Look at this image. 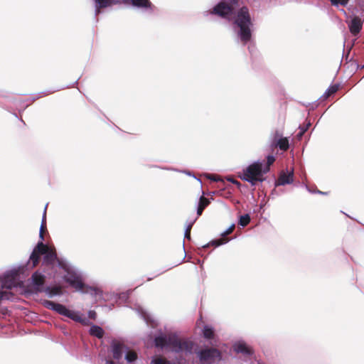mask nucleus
<instances>
[{
    "mask_svg": "<svg viewBox=\"0 0 364 364\" xmlns=\"http://www.w3.org/2000/svg\"><path fill=\"white\" fill-rule=\"evenodd\" d=\"M154 343L156 347L169 346L176 353L186 352L187 353H192L195 345L192 341L188 338H181L176 334L157 336L154 339Z\"/></svg>",
    "mask_w": 364,
    "mask_h": 364,
    "instance_id": "obj_1",
    "label": "nucleus"
},
{
    "mask_svg": "<svg viewBox=\"0 0 364 364\" xmlns=\"http://www.w3.org/2000/svg\"><path fill=\"white\" fill-rule=\"evenodd\" d=\"M41 255H44L43 260V264L44 265L53 267L57 262L60 263L55 248L50 247L40 241L34 247L29 258L33 267L39 264Z\"/></svg>",
    "mask_w": 364,
    "mask_h": 364,
    "instance_id": "obj_2",
    "label": "nucleus"
},
{
    "mask_svg": "<svg viewBox=\"0 0 364 364\" xmlns=\"http://www.w3.org/2000/svg\"><path fill=\"white\" fill-rule=\"evenodd\" d=\"M235 24L240 28L238 36L241 41L243 44H246L251 40V27L253 26L249 9L247 6H242L237 11L235 19Z\"/></svg>",
    "mask_w": 364,
    "mask_h": 364,
    "instance_id": "obj_3",
    "label": "nucleus"
},
{
    "mask_svg": "<svg viewBox=\"0 0 364 364\" xmlns=\"http://www.w3.org/2000/svg\"><path fill=\"white\" fill-rule=\"evenodd\" d=\"M269 171V168H263L262 163L255 162L243 171L242 179L255 186L258 181L262 182L264 180L263 175Z\"/></svg>",
    "mask_w": 364,
    "mask_h": 364,
    "instance_id": "obj_4",
    "label": "nucleus"
},
{
    "mask_svg": "<svg viewBox=\"0 0 364 364\" xmlns=\"http://www.w3.org/2000/svg\"><path fill=\"white\" fill-rule=\"evenodd\" d=\"M44 306L48 309L53 310L60 315L65 316L69 318L73 319L75 321L84 323V321L81 317L75 312L68 309L64 305L55 303L53 301H45Z\"/></svg>",
    "mask_w": 364,
    "mask_h": 364,
    "instance_id": "obj_5",
    "label": "nucleus"
},
{
    "mask_svg": "<svg viewBox=\"0 0 364 364\" xmlns=\"http://www.w3.org/2000/svg\"><path fill=\"white\" fill-rule=\"evenodd\" d=\"M230 4L221 1L215 5L211 14H215L225 19H230L233 14L234 7L237 5L238 0H229Z\"/></svg>",
    "mask_w": 364,
    "mask_h": 364,
    "instance_id": "obj_6",
    "label": "nucleus"
},
{
    "mask_svg": "<svg viewBox=\"0 0 364 364\" xmlns=\"http://www.w3.org/2000/svg\"><path fill=\"white\" fill-rule=\"evenodd\" d=\"M202 364H212L221 359V353L215 348H208L196 351Z\"/></svg>",
    "mask_w": 364,
    "mask_h": 364,
    "instance_id": "obj_7",
    "label": "nucleus"
},
{
    "mask_svg": "<svg viewBox=\"0 0 364 364\" xmlns=\"http://www.w3.org/2000/svg\"><path fill=\"white\" fill-rule=\"evenodd\" d=\"M66 282L70 284L73 287L77 290H82L84 292H90L95 295L100 294L101 291L96 288L87 287L85 289V285L82 282L81 279L78 277L70 275L66 278Z\"/></svg>",
    "mask_w": 364,
    "mask_h": 364,
    "instance_id": "obj_8",
    "label": "nucleus"
},
{
    "mask_svg": "<svg viewBox=\"0 0 364 364\" xmlns=\"http://www.w3.org/2000/svg\"><path fill=\"white\" fill-rule=\"evenodd\" d=\"M111 348L112 357L117 360L122 359L123 354L129 349L123 341L116 339L112 341Z\"/></svg>",
    "mask_w": 364,
    "mask_h": 364,
    "instance_id": "obj_9",
    "label": "nucleus"
},
{
    "mask_svg": "<svg viewBox=\"0 0 364 364\" xmlns=\"http://www.w3.org/2000/svg\"><path fill=\"white\" fill-rule=\"evenodd\" d=\"M294 182V168H291L290 171L282 170L279 175L277 180L275 182L276 186H284L287 184H291Z\"/></svg>",
    "mask_w": 364,
    "mask_h": 364,
    "instance_id": "obj_10",
    "label": "nucleus"
},
{
    "mask_svg": "<svg viewBox=\"0 0 364 364\" xmlns=\"http://www.w3.org/2000/svg\"><path fill=\"white\" fill-rule=\"evenodd\" d=\"M95 6V15H99L102 9L119 4L117 0H94Z\"/></svg>",
    "mask_w": 364,
    "mask_h": 364,
    "instance_id": "obj_11",
    "label": "nucleus"
},
{
    "mask_svg": "<svg viewBox=\"0 0 364 364\" xmlns=\"http://www.w3.org/2000/svg\"><path fill=\"white\" fill-rule=\"evenodd\" d=\"M234 229H235V225L232 224L225 232H223L222 234L223 237L211 241L209 244H208L206 245V247H209L210 245L214 246V247H218L221 245L226 243L228 241V239L226 238L225 237L227 235L231 234L233 232ZM204 247H205V246H204Z\"/></svg>",
    "mask_w": 364,
    "mask_h": 364,
    "instance_id": "obj_12",
    "label": "nucleus"
},
{
    "mask_svg": "<svg viewBox=\"0 0 364 364\" xmlns=\"http://www.w3.org/2000/svg\"><path fill=\"white\" fill-rule=\"evenodd\" d=\"M350 32L353 36H357L362 29L363 27V21L362 20L358 17L355 16L350 21L348 25Z\"/></svg>",
    "mask_w": 364,
    "mask_h": 364,
    "instance_id": "obj_13",
    "label": "nucleus"
},
{
    "mask_svg": "<svg viewBox=\"0 0 364 364\" xmlns=\"http://www.w3.org/2000/svg\"><path fill=\"white\" fill-rule=\"evenodd\" d=\"M270 146L272 149L279 148L282 151H287L289 148V139L287 137L278 139L274 142H270Z\"/></svg>",
    "mask_w": 364,
    "mask_h": 364,
    "instance_id": "obj_14",
    "label": "nucleus"
},
{
    "mask_svg": "<svg viewBox=\"0 0 364 364\" xmlns=\"http://www.w3.org/2000/svg\"><path fill=\"white\" fill-rule=\"evenodd\" d=\"M33 284L36 286V289L38 291H41V287L43 286L46 277L38 272H34L31 277Z\"/></svg>",
    "mask_w": 364,
    "mask_h": 364,
    "instance_id": "obj_15",
    "label": "nucleus"
},
{
    "mask_svg": "<svg viewBox=\"0 0 364 364\" xmlns=\"http://www.w3.org/2000/svg\"><path fill=\"white\" fill-rule=\"evenodd\" d=\"M234 350L237 353L250 355L253 353L252 349L245 343H237L234 346Z\"/></svg>",
    "mask_w": 364,
    "mask_h": 364,
    "instance_id": "obj_16",
    "label": "nucleus"
},
{
    "mask_svg": "<svg viewBox=\"0 0 364 364\" xmlns=\"http://www.w3.org/2000/svg\"><path fill=\"white\" fill-rule=\"evenodd\" d=\"M132 5L142 9H151L153 5L149 0H129Z\"/></svg>",
    "mask_w": 364,
    "mask_h": 364,
    "instance_id": "obj_17",
    "label": "nucleus"
},
{
    "mask_svg": "<svg viewBox=\"0 0 364 364\" xmlns=\"http://www.w3.org/2000/svg\"><path fill=\"white\" fill-rule=\"evenodd\" d=\"M210 204L209 200L204 197L201 196L199 200L198 207L197 209V215L200 216L202 215L204 209Z\"/></svg>",
    "mask_w": 364,
    "mask_h": 364,
    "instance_id": "obj_18",
    "label": "nucleus"
},
{
    "mask_svg": "<svg viewBox=\"0 0 364 364\" xmlns=\"http://www.w3.org/2000/svg\"><path fill=\"white\" fill-rule=\"evenodd\" d=\"M104 333V330L99 326L93 325L90 329V334L98 338H102Z\"/></svg>",
    "mask_w": 364,
    "mask_h": 364,
    "instance_id": "obj_19",
    "label": "nucleus"
},
{
    "mask_svg": "<svg viewBox=\"0 0 364 364\" xmlns=\"http://www.w3.org/2000/svg\"><path fill=\"white\" fill-rule=\"evenodd\" d=\"M138 358L137 353L134 350H127L125 354V359L128 363L135 361Z\"/></svg>",
    "mask_w": 364,
    "mask_h": 364,
    "instance_id": "obj_20",
    "label": "nucleus"
},
{
    "mask_svg": "<svg viewBox=\"0 0 364 364\" xmlns=\"http://www.w3.org/2000/svg\"><path fill=\"white\" fill-rule=\"evenodd\" d=\"M46 208L44 210L43 220H42V223H41V229H40V234H39V236H40L42 242L44 240L43 235H44V232L46 230Z\"/></svg>",
    "mask_w": 364,
    "mask_h": 364,
    "instance_id": "obj_21",
    "label": "nucleus"
},
{
    "mask_svg": "<svg viewBox=\"0 0 364 364\" xmlns=\"http://www.w3.org/2000/svg\"><path fill=\"white\" fill-rule=\"evenodd\" d=\"M338 85H333L330 86L323 95L324 98L326 99L329 97L331 95L336 93L338 90Z\"/></svg>",
    "mask_w": 364,
    "mask_h": 364,
    "instance_id": "obj_22",
    "label": "nucleus"
},
{
    "mask_svg": "<svg viewBox=\"0 0 364 364\" xmlns=\"http://www.w3.org/2000/svg\"><path fill=\"white\" fill-rule=\"evenodd\" d=\"M250 222V216L249 214L241 215L239 219L238 224L242 227L247 226Z\"/></svg>",
    "mask_w": 364,
    "mask_h": 364,
    "instance_id": "obj_23",
    "label": "nucleus"
},
{
    "mask_svg": "<svg viewBox=\"0 0 364 364\" xmlns=\"http://www.w3.org/2000/svg\"><path fill=\"white\" fill-rule=\"evenodd\" d=\"M203 336L207 339H212L214 337V331L211 328L205 326L203 329Z\"/></svg>",
    "mask_w": 364,
    "mask_h": 364,
    "instance_id": "obj_24",
    "label": "nucleus"
},
{
    "mask_svg": "<svg viewBox=\"0 0 364 364\" xmlns=\"http://www.w3.org/2000/svg\"><path fill=\"white\" fill-rule=\"evenodd\" d=\"M47 290L48 291L49 294L51 296L61 294V287H53L51 288H48Z\"/></svg>",
    "mask_w": 364,
    "mask_h": 364,
    "instance_id": "obj_25",
    "label": "nucleus"
},
{
    "mask_svg": "<svg viewBox=\"0 0 364 364\" xmlns=\"http://www.w3.org/2000/svg\"><path fill=\"white\" fill-rule=\"evenodd\" d=\"M282 133L279 130H275L271 136V142L278 140V139L283 138Z\"/></svg>",
    "mask_w": 364,
    "mask_h": 364,
    "instance_id": "obj_26",
    "label": "nucleus"
},
{
    "mask_svg": "<svg viewBox=\"0 0 364 364\" xmlns=\"http://www.w3.org/2000/svg\"><path fill=\"white\" fill-rule=\"evenodd\" d=\"M196 220L191 223L186 228V232H185V237L186 238L190 240L191 239V231L193 227V223H195Z\"/></svg>",
    "mask_w": 364,
    "mask_h": 364,
    "instance_id": "obj_27",
    "label": "nucleus"
},
{
    "mask_svg": "<svg viewBox=\"0 0 364 364\" xmlns=\"http://www.w3.org/2000/svg\"><path fill=\"white\" fill-rule=\"evenodd\" d=\"M275 161V157L272 155H269L267 156V165L264 168H269V166L271 165H272L274 164V162Z\"/></svg>",
    "mask_w": 364,
    "mask_h": 364,
    "instance_id": "obj_28",
    "label": "nucleus"
},
{
    "mask_svg": "<svg viewBox=\"0 0 364 364\" xmlns=\"http://www.w3.org/2000/svg\"><path fill=\"white\" fill-rule=\"evenodd\" d=\"M333 5H343L346 6L348 4V0H330Z\"/></svg>",
    "mask_w": 364,
    "mask_h": 364,
    "instance_id": "obj_29",
    "label": "nucleus"
},
{
    "mask_svg": "<svg viewBox=\"0 0 364 364\" xmlns=\"http://www.w3.org/2000/svg\"><path fill=\"white\" fill-rule=\"evenodd\" d=\"M208 178L210 179L213 181H222V179L218 175H213V174L210 175L208 176Z\"/></svg>",
    "mask_w": 364,
    "mask_h": 364,
    "instance_id": "obj_30",
    "label": "nucleus"
},
{
    "mask_svg": "<svg viewBox=\"0 0 364 364\" xmlns=\"http://www.w3.org/2000/svg\"><path fill=\"white\" fill-rule=\"evenodd\" d=\"M88 316L91 319L95 320L97 317V314L95 311L90 310L88 312Z\"/></svg>",
    "mask_w": 364,
    "mask_h": 364,
    "instance_id": "obj_31",
    "label": "nucleus"
},
{
    "mask_svg": "<svg viewBox=\"0 0 364 364\" xmlns=\"http://www.w3.org/2000/svg\"><path fill=\"white\" fill-rule=\"evenodd\" d=\"M311 125V124L309 122L306 126L304 127H299V129L300 130H305V132L307 131V129H309V127Z\"/></svg>",
    "mask_w": 364,
    "mask_h": 364,
    "instance_id": "obj_32",
    "label": "nucleus"
},
{
    "mask_svg": "<svg viewBox=\"0 0 364 364\" xmlns=\"http://www.w3.org/2000/svg\"><path fill=\"white\" fill-rule=\"evenodd\" d=\"M305 133V130H300V132L298 133L297 136L298 137H301L302 135Z\"/></svg>",
    "mask_w": 364,
    "mask_h": 364,
    "instance_id": "obj_33",
    "label": "nucleus"
},
{
    "mask_svg": "<svg viewBox=\"0 0 364 364\" xmlns=\"http://www.w3.org/2000/svg\"><path fill=\"white\" fill-rule=\"evenodd\" d=\"M107 364H116V363L114 360H107Z\"/></svg>",
    "mask_w": 364,
    "mask_h": 364,
    "instance_id": "obj_34",
    "label": "nucleus"
},
{
    "mask_svg": "<svg viewBox=\"0 0 364 364\" xmlns=\"http://www.w3.org/2000/svg\"><path fill=\"white\" fill-rule=\"evenodd\" d=\"M232 182L233 183H235V184L237 185V186H239V185L240 184V183L239 181H236V180H234V179H232Z\"/></svg>",
    "mask_w": 364,
    "mask_h": 364,
    "instance_id": "obj_35",
    "label": "nucleus"
},
{
    "mask_svg": "<svg viewBox=\"0 0 364 364\" xmlns=\"http://www.w3.org/2000/svg\"><path fill=\"white\" fill-rule=\"evenodd\" d=\"M3 287H6V288H7V289H11V285H6V284H4L3 285Z\"/></svg>",
    "mask_w": 364,
    "mask_h": 364,
    "instance_id": "obj_36",
    "label": "nucleus"
}]
</instances>
